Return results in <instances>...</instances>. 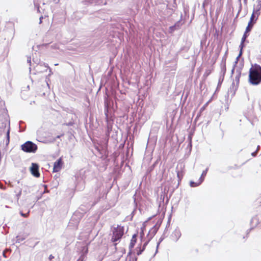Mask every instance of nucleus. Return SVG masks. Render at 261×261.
<instances>
[{
  "label": "nucleus",
  "mask_w": 261,
  "mask_h": 261,
  "mask_svg": "<svg viewBox=\"0 0 261 261\" xmlns=\"http://www.w3.org/2000/svg\"><path fill=\"white\" fill-rule=\"evenodd\" d=\"M112 231V236L111 241L116 246L117 245L116 242L120 241L124 234V227L120 225H117L116 227H113Z\"/></svg>",
  "instance_id": "1"
},
{
  "label": "nucleus",
  "mask_w": 261,
  "mask_h": 261,
  "mask_svg": "<svg viewBox=\"0 0 261 261\" xmlns=\"http://www.w3.org/2000/svg\"><path fill=\"white\" fill-rule=\"evenodd\" d=\"M249 80L250 82L261 81V67L255 65L249 70Z\"/></svg>",
  "instance_id": "2"
},
{
  "label": "nucleus",
  "mask_w": 261,
  "mask_h": 261,
  "mask_svg": "<svg viewBox=\"0 0 261 261\" xmlns=\"http://www.w3.org/2000/svg\"><path fill=\"white\" fill-rule=\"evenodd\" d=\"M21 149L26 152H35L37 149V146L31 141H27L21 146Z\"/></svg>",
  "instance_id": "3"
},
{
  "label": "nucleus",
  "mask_w": 261,
  "mask_h": 261,
  "mask_svg": "<svg viewBox=\"0 0 261 261\" xmlns=\"http://www.w3.org/2000/svg\"><path fill=\"white\" fill-rule=\"evenodd\" d=\"M63 165V162L62 158H60L55 162L53 167V172H58L61 170Z\"/></svg>",
  "instance_id": "4"
},
{
  "label": "nucleus",
  "mask_w": 261,
  "mask_h": 261,
  "mask_svg": "<svg viewBox=\"0 0 261 261\" xmlns=\"http://www.w3.org/2000/svg\"><path fill=\"white\" fill-rule=\"evenodd\" d=\"M31 173L34 176L39 177L40 173L38 171V166L36 164L33 163L32 164Z\"/></svg>",
  "instance_id": "5"
},
{
  "label": "nucleus",
  "mask_w": 261,
  "mask_h": 261,
  "mask_svg": "<svg viewBox=\"0 0 261 261\" xmlns=\"http://www.w3.org/2000/svg\"><path fill=\"white\" fill-rule=\"evenodd\" d=\"M137 234H134L132 236V238L130 240V243L129 245V249L130 252H131L132 251L133 249L134 248V247L135 245V244L137 242Z\"/></svg>",
  "instance_id": "6"
},
{
  "label": "nucleus",
  "mask_w": 261,
  "mask_h": 261,
  "mask_svg": "<svg viewBox=\"0 0 261 261\" xmlns=\"http://www.w3.org/2000/svg\"><path fill=\"white\" fill-rule=\"evenodd\" d=\"M247 33H246L245 32L244 35H243V37L242 38L241 43V44L240 45V47L241 48V49H240V51L239 55V56L237 57V59L239 58L242 56V49H243V47L244 46V42L245 41V40H246V38L247 37V36H248L247 35Z\"/></svg>",
  "instance_id": "7"
},
{
  "label": "nucleus",
  "mask_w": 261,
  "mask_h": 261,
  "mask_svg": "<svg viewBox=\"0 0 261 261\" xmlns=\"http://www.w3.org/2000/svg\"><path fill=\"white\" fill-rule=\"evenodd\" d=\"M158 228L155 226H153L151 229H150L148 232V235H150V238H152L156 233Z\"/></svg>",
  "instance_id": "8"
},
{
  "label": "nucleus",
  "mask_w": 261,
  "mask_h": 261,
  "mask_svg": "<svg viewBox=\"0 0 261 261\" xmlns=\"http://www.w3.org/2000/svg\"><path fill=\"white\" fill-rule=\"evenodd\" d=\"M203 178H202V177H201L199 180V181L198 182H195L194 181H191L190 182V186L191 187H197V186H198L199 185H200L201 182L203 181Z\"/></svg>",
  "instance_id": "9"
},
{
  "label": "nucleus",
  "mask_w": 261,
  "mask_h": 261,
  "mask_svg": "<svg viewBox=\"0 0 261 261\" xmlns=\"http://www.w3.org/2000/svg\"><path fill=\"white\" fill-rule=\"evenodd\" d=\"M253 25L254 24L251 23V22H248V25L246 28V31L245 32L247 33L248 32H250L251 30Z\"/></svg>",
  "instance_id": "10"
},
{
  "label": "nucleus",
  "mask_w": 261,
  "mask_h": 261,
  "mask_svg": "<svg viewBox=\"0 0 261 261\" xmlns=\"http://www.w3.org/2000/svg\"><path fill=\"white\" fill-rule=\"evenodd\" d=\"M136 253L137 255H139L142 254V253L144 251V250H143L141 246H138L136 248Z\"/></svg>",
  "instance_id": "11"
},
{
  "label": "nucleus",
  "mask_w": 261,
  "mask_h": 261,
  "mask_svg": "<svg viewBox=\"0 0 261 261\" xmlns=\"http://www.w3.org/2000/svg\"><path fill=\"white\" fill-rule=\"evenodd\" d=\"M256 20L254 16V14H252L251 17L250 18V21L249 22H251V23L254 24L256 22Z\"/></svg>",
  "instance_id": "12"
},
{
  "label": "nucleus",
  "mask_w": 261,
  "mask_h": 261,
  "mask_svg": "<svg viewBox=\"0 0 261 261\" xmlns=\"http://www.w3.org/2000/svg\"><path fill=\"white\" fill-rule=\"evenodd\" d=\"M252 14H254V16L256 18V20H257L260 14L259 10H254Z\"/></svg>",
  "instance_id": "13"
},
{
  "label": "nucleus",
  "mask_w": 261,
  "mask_h": 261,
  "mask_svg": "<svg viewBox=\"0 0 261 261\" xmlns=\"http://www.w3.org/2000/svg\"><path fill=\"white\" fill-rule=\"evenodd\" d=\"M212 70L208 69L205 70L203 76L205 77H207L212 72Z\"/></svg>",
  "instance_id": "14"
},
{
  "label": "nucleus",
  "mask_w": 261,
  "mask_h": 261,
  "mask_svg": "<svg viewBox=\"0 0 261 261\" xmlns=\"http://www.w3.org/2000/svg\"><path fill=\"white\" fill-rule=\"evenodd\" d=\"M211 0H204L202 4V6L204 8L206 6H207Z\"/></svg>",
  "instance_id": "15"
},
{
  "label": "nucleus",
  "mask_w": 261,
  "mask_h": 261,
  "mask_svg": "<svg viewBox=\"0 0 261 261\" xmlns=\"http://www.w3.org/2000/svg\"><path fill=\"white\" fill-rule=\"evenodd\" d=\"M210 101H207L204 106L201 108L200 111H202L205 110V109L206 108V107L208 105V103H209Z\"/></svg>",
  "instance_id": "16"
},
{
  "label": "nucleus",
  "mask_w": 261,
  "mask_h": 261,
  "mask_svg": "<svg viewBox=\"0 0 261 261\" xmlns=\"http://www.w3.org/2000/svg\"><path fill=\"white\" fill-rule=\"evenodd\" d=\"M7 137L8 142L9 143V140H10V131H9V130H8V132H7Z\"/></svg>",
  "instance_id": "17"
},
{
  "label": "nucleus",
  "mask_w": 261,
  "mask_h": 261,
  "mask_svg": "<svg viewBox=\"0 0 261 261\" xmlns=\"http://www.w3.org/2000/svg\"><path fill=\"white\" fill-rule=\"evenodd\" d=\"M148 243V242H145L144 244V245H143V247L142 248L143 249V250H145V249L146 246H147Z\"/></svg>",
  "instance_id": "18"
},
{
  "label": "nucleus",
  "mask_w": 261,
  "mask_h": 261,
  "mask_svg": "<svg viewBox=\"0 0 261 261\" xmlns=\"http://www.w3.org/2000/svg\"><path fill=\"white\" fill-rule=\"evenodd\" d=\"M257 152V150H256L255 151H254L253 152H252V155L253 156H255L256 155Z\"/></svg>",
  "instance_id": "19"
},
{
  "label": "nucleus",
  "mask_w": 261,
  "mask_h": 261,
  "mask_svg": "<svg viewBox=\"0 0 261 261\" xmlns=\"http://www.w3.org/2000/svg\"><path fill=\"white\" fill-rule=\"evenodd\" d=\"M50 260H51L53 258H54V256L53 255H50L48 257Z\"/></svg>",
  "instance_id": "20"
},
{
  "label": "nucleus",
  "mask_w": 261,
  "mask_h": 261,
  "mask_svg": "<svg viewBox=\"0 0 261 261\" xmlns=\"http://www.w3.org/2000/svg\"><path fill=\"white\" fill-rule=\"evenodd\" d=\"M257 202L261 205V196L257 199Z\"/></svg>",
  "instance_id": "21"
},
{
  "label": "nucleus",
  "mask_w": 261,
  "mask_h": 261,
  "mask_svg": "<svg viewBox=\"0 0 261 261\" xmlns=\"http://www.w3.org/2000/svg\"><path fill=\"white\" fill-rule=\"evenodd\" d=\"M43 19V16H41L40 17V22H39V23L41 24L42 23V19Z\"/></svg>",
  "instance_id": "22"
},
{
  "label": "nucleus",
  "mask_w": 261,
  "mask_h": 261,
  "mask_svg": "<svg viewBox=\"0 0 261 261\" xmlns=\"http://www.w3.org/2000/svg\"><path fill=\"white\" fill-rule=\"evenodd\" d=\"M0 188L1 189H5V188L3 186V185L0 182Z\"/></svg>",
  "instance_id": "23"
},
{
  "label": "nucleus",
  "mask_w": 261,
  "mask_h": 261,
  "mask_svg": "<svg viewBox=\"0 0 261 261\" xmlns=\"http://www.w3.org/2000/svg\"><path fill=\"white\" fill-rule=\"evenodd\" d=\"M28 62L30 63H31V58H29L28 59Z\"/></svg>",
  "instance_id": "24"
},
{
  "label": "nucleus",
  "mask_w": 261,
  "mask_h": 261,
  "mask_svg": "<svg viewBox=\"0 0 261 261\" xmlns=\"http://www.w3.org/2000/svg\"><path fill=\"white\" fill-rule=\"evenodd\" d=\"M21 215L25 217H26L27 216V214H21Z\"/></svg>",
  "instance_id": "25"
},
{
  "label": "nucleus",
  "mask_w": 261,
  "mask_h": 261,
  "mask_svg": "<svg viewBox=\"0 0 261 261\" xmlns=\"http://www.w3.org/2000/svg\"><path fill=\"white\" fill-rule=\"evenodd\" d=\"M251 84H252L253 85H257L259 83H251Z\"/></svg>",
  "instance_id": "26"
},
{
  "label": "nucleus",
  "mask_w": 261,
  "mask_h": 261,
  "mask_svg": "<svg viewBox=\"0 0 261 261\" xmlns=\"http://www.w3.org/2000/svg\"><path fill=\"white\" fill-rule=\"evenodd\" d=\"M142 229V232H141V234L142 235H144V232H143V228H141Z\"/></svg>",
  "instance_id": "27"
},
{
  "label": "nucleus",
  "mask_w": 261,
  "mask_h": 261,
  "mask_svg": "<svg viewBox=\"0 0 261 261\" xmlns=\"http://www.w3.org/2000/svg\"><path fill=\"white\" fill-rule=\"evenodd\" d=\"M55 0H47V2H51L53 1H54Z\"/></svg>",
  "instance_id": "28"
},
{
  "label": "nucleus",
  "mask_w": 261,
  "mask_h": 261,
  "mask_svg": "<svg viewBox=\"0 0 261 261\" xmlns=\"http://www.w3.org/2000/svg\"><path fill=\"white\" fill-rule=\"evenodd\" d=\"M206 171H205V172L203 171V173H202V175H204H204H205V174H206Z\"/></svg>",
  "instance_id": "29"
},
{
  "label": "nucleus",
  "mask_w": 261,
  "mask_h": 261,
  "mask_svg": "<svg viewBox=\"0 0 261 261\" xmlns=\"http://www.w3.org/2000/svg\"><path fill=\"white\" fill-rule=\"evenodd\" d=\"M44 187L45 189L46 190L47 189V186L44 185Z\"/></svg>",
  "instance_id": "30"
},
{
  "label": "nucleus",
  "mask_w": 261,
  "mask_h": 261,
  "mask_svg": "<svg viewBox=\"0 0 261 261\" xmlns=\"http://www.w3.org/2000/svg\"><path fill=\"white\" fill-rule=\"evenodd\" d=\"M108 106L107 105V110H108Z\"/></svg>",
  "instance_id": "31"
},
{
  "label": "nucleus",
  "mask_w": 261,
  "mask_h": 261,
  "mask_svg": "<svg viewBox=\"0 0 261 261\" xmlns=\"http://www.w3.org/2000/svg\"><path fill=\"white\" fill-rule=\"evenodd\" d=\"M137 258H136L135 261H137Z\"/></svg>",
  "instance_id": "32"
}]
</instances>
